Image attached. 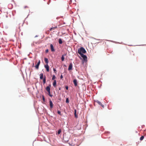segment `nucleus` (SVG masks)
<instances>
[{"label":"nucleus","mask_w":146,"mask_h":146,"mask_svg":"<svg viewBox=\"0 0 146 146\" xmlns=\"http://www.w3.org/2000/svg\"><path fill=\"white\" fill-rule=\"evenodd\" d=\"M57 25H52V27L50 28V30L51 31L52 30H54V29H56L57 28Z\"/></svg>","instance_id":"39448f33"},{"label":"nucleus","mask_w":146,"mask_h":146,"mask_svg":"<svg viewBox=\"0 0 146 146\" xmlns=\"http://www.w3.org/2000/svg\"><path fill=\"white\" fill-rule=\"evenodd\" d=\"M66 54H65L64 55H62L61 57V60L62 61H64V56H66Z\"/></svg>","instance_id":"f3484780"},{"label":"nucleus","mask_w":146,"mask_h":146,"mask_svg":"<svg viewBox=\"0 0 146 146\" xmlns=\"http://www.w3.org/2000/svg\"><path fill=\"white\" fill-rule=\"evenodd\" d=\"M50 47L51 51L52 52H54L55 51V50L54 49V46L52 44H51L50 45Z\"/></svg>","instance_id":"6e6552de"},{"label":"nucleus","mask_w":146,"mask_h":146,"mask_svg":"<svg viewBox=\"0 0 146 146\" xmlns=\"http://www.w3.org/2000/svg\"><path fill=\"white\" fill-rule=\"evenodd\" d=\"M76 110H74V115L77 118L78 117L77 115H76Z\"/></svg>","instance_id":"6ab92c4d"},{"label":"nucleus","mask_w":146,"mask_h":146,"mask_svg":"<svg viewBox=\"0 0 146 146\" xmlns=\"http://www.w3.org/2000/svg\"><path fill=\"white\" fill-rule=\"evenodd\" d=\"M53 85L55 87L56 86V81L55 80H54V82L53 83Z\"/></svg>","instance_id":"9b49d317"},{"label":"nucleus","mask_w":146,"mask_h":146,"mask_svg":"<svg viewBox=\"0 0 146 146\" xmlns=\"http://www.w3.org/2000/svg\"><path fill=\"white\" fill-rule=\"evenodd\" d=\"M66 102L68 103L69 102V100L68 98H67L66 100Z\"/></svg>","instance_id":"a878e982"},{"label":"nucleus","mask_w":146,"mask_h":146,"mask_svg":"<svg viewBox=\"0 0 146 146\" xmlns=\"http://www.w3.org/2000/svg\"><path fill=\"white\" fill-rule=\"evenodd\" d=\"M46 77L45 76H44V78L43 79V83L44 84H45L46 83Z\"/></svg>","instance_id":"dca6fc26"},{"label":"nucleus","mask_w":146,"mask_h":146,"mask_svg":"<svg viewBox=\"0 0 146 146\" xmlns=\"http://www.w3.org/2000/svg\"><path fill=\"white\" fill-rule=\"evenodd\" d=\"M48 92V94L50 97H52V95H51V94H50V91H49V92Z\"/></svg>","instance_id":"4be33fe9"},{"label":"nucleus","mask_w":146,"mask_h":146,"mask_svg":"<svg viewBox=\"0 0 146 146\" xmlns=\"http://www.w3.org/2000/svg\"><path fill=\"white\" fill-rule=\"evenodd\" d=\"M86 52V51L85 49L82 47H81L78 50V53L80 55L85 53Z\"/></svg>","instance_id":"f257e3e1"},{"label":"nucleus","mask_w":146,"mask_h":146,"mask_svg":"<svg viewBox=\"0 0 146 146\" xmlns=\"http://www.w3.org/2000/svg\"><path fill=\"white\" fill-rule=\"evenodd\" d=\"M40 60H39L37 64L35 66V67L36 69H38L39 66L40 64Z\"/></svg>","instance_id":"7ed1b4c3"},{"label":"nucleus","mask_w":146,"mask_h":146,"mask_svg":"<svg viewBox=\"0 0 146 146\" xmlns=\"http://www.w3.org/2000/svg\"><path fill=\"white\" fill-rule=\"evenodd\" d=\"M44 67L45 68H46L47 72L49 71V67L48 65V64L45 65Z\"/></svg>","instance_id":"0eeeda50"},{"label":"nucleus","mask_w":146,"mask_h":146,"mask_svg":"<svg viewBox=\"0 0 146 146\" xmlns=\"http://www.w3.org/2000/svg\"><path fill=\"white\" fill-rule=\"evenodd\" d=\"M95 40H96L95 38H92V41L93 42H94V43H97V42H98L97 41H95Z\"/></svg>","instance_id":"f8f14e48"},{"label":"nucleus","mask_w":146,"mask_h":146,"mask_svg":"<svg viewBox=\"0 0 146 146\" xmlns=\"http://www.w3.org/2000/svg\"><path fill=\"white\" fill-rule=\"evenodd\" d=\"M96 102L98 103L99 105H100V106H102V107H103L104 106V105H102V103L100 102V101H99L98 100H97Z\"/></svg>","instance_id":"9d476101"},{"label":"nucleus","mask_w":146,"mask_h":146,"mask_svg":"<svg viewBox=\"0 0 146 146\" xmlns=\"http://www.w3.org/2000/svg\"><path fill=\"white\" fill-rule=\"evenodd\" d=\"M65 88L67 90H68V87L67 86H66Z\"/></svg>","instance_id":"c85d7f7f"},{"label":"nucleus","mask_w":146,"mask_h":146,"mask_svg":"<svg viewBox=\"0 0 146 146\" xmlns=\"http://www.w3.org/2000/svg\"><path fill=\"white\" fill-rule=\"evenodd\" d=\"M34 63H33V64L32 66L33 67L34 66Z\"/></svg>","instance_id":"7c9ffc66"},{"label":"nucleus","mask_w":146,"mask_h":146,"mask_svg":"<svg viewBox=\"0 0 146 146\" xmlns=\"http://www.w3.org/2000/svg\"><path fill=\"white\" fill-rule=\"evenodd\" d=\"M46 90L48 92L50 91V87L48 86L46 88Z\"/></svg>","instance_id":"ddd939ff"},{"label":"nucleus","mask_w":146,"mask_h":146,"mask_svg":"<svg viewBox=\"0 0 146 146\" xmlns=\"http://www.w3.org/2000/svg\"><path fill=\"white\" fill-rule=\"evenodd\" d=\"M56 78V77L55 75H54L52 76V80H54Z\"/></svg>","instance_id":"b1692460"},{"label":"nucleus","mask_w":146,"mask_h":146,"mask_svg":"<svg viewBox=\"0 0 146 146\" xmlns=\"http://www.w3.org/2000/svg\"><path fill=\"white\" fill-rule=\"evenodd\" d=\"M48 49H47L46 50V52L47 53V52H48Z\"/></svg>","instance_id":"c756f323"},{"label":"nucleus","mask_w":146,"mask_h":146,"mask_svg":"<svg viewBox=\"0 0 146 146\" xmlns=\"http://www.w3.org/2000/svg\"><path fill=\"white\" fill-rule=\"evenodd\" d=\"M144 138V136H142L140 137V140L141 141H142L143 139Z\"/></svg>","instance_id":"aec40b11"},{"label":"nucleus","mask_w":146,"mask_h":146,"mask_svg":"<svg viewBox=\"0 0 146 146\" xmlns=\"http://www.w3.org/2000/svg\"><path fill=\"white\" fill-rule=\"evenodd\" d=\"M35 36L37 37V35H36V36Z\"/></svg>","instance_id":"473e14b6"},{"label":"nucleus","mask_w":146,"mask_h":146,"mask_svg":"<svg viewBox=\"0 0 146 146\" xmlns=\"http://www.w3.org/2000/svg\"><path fill=\"white\" fill-rule=\"evenodd\" d=\"M53 71L55 73H56V70L55 68H53Z\"/></svg>","instance_id":"bb28decb"},{"label":"nucleus","mask_w":146,"mask_h":146,"mask_svg":"<svg viewBox=\"0 0 146 146\" xmlns=\"http://www.w3.org/2000/svg\"><path fill=\"white\" fill-rule=\"evenodd\" d=\"M74 86H76L77 85V81L76 79H74L73 81Z\"/></svg>","instance_id":"1a4fd4ad"},{"label":"nucleus","mask_w":146,"mask_h":146,"mask_svg":"<svg viewBox=\"0 0 146 146\" xmlns=\"http://www.w3.org/2000/svg\"><path fill=\"white\" fill-rule=\"evenodd\" d=\"M49 103L50 108L52 109L53 107V104L52 101L50 100L49 101Z\"/></svg>","instance_id":"423d86ee"},{"label":"nucleus","mask_w":146,"mask_h":146,"mask_svg":"<svg viewBox=\"0 0 146 146\" xmlns=\"http://www.w3.org/2000/svg\"><path fill=\"white\" fill-rule=\"evenodd\" d=\"M61 129H59L58 130V134H60V133H61Z\"/></svg>","instance_id":"5701e85b"},{"label":"nucleus","mask_w":146,"mask_h":146,"mask_svg":"<svg viewBox=\"0 0 146 146\" xmlns=\"http://www.w3.org/2000/svg\"><path fill=\"white\" fill-rule=\"evenodd\" d=\"M42 98L43 101L44 102L45 101L44 96V95H42Z\"/></svg>","instance_id":"412c9836"},{"label":"nucleus","mask_w":146,"mask_h":146,"mask_svg":"<svg viewBox=\"0 0 146 146\" xmlns=\"http://www.w3.org/2000/svg\"><path fill=\"white\" fill-rule=\"evenodd\" d=\"M43 74L42 73H41L40 74V79H42L43 78Z\"/></svg>","instance_id":"2eb2a0df"},{"label":"nucleus","mask_w":146,"mask_h":146,"mask_svg":"<svg viewBox=\"0 0 146 146\" xmlns=\"http://www.w3.org/2000/svg\"><path fill=\"white\" fill-rule=\"evenodd\" d=\"M44 60L45 62L47 64H48V59L46 58H44Z\"/></svg>","instance_id":"4468645a"},{"label":"nucleus","mask_w":146,"mask_h":146,"mask_svg":"<svg viewBox=\"0 0 146 146\" xmlns=\"http://www.w3.org/2000/svg\"><path fill=\"white\" fill-rule=\"evenodd\" d=\"M72 63H71L69 64L68 70H71L72 69Z\"/></svg>","instance_id":"20e7f679"},{"label":"nucleus","mask_w":146,"mask_h":146,"mask_svg":"<svg viewBox=\"0 0 146 146\" xmlns=\"http://www.w3.org/2000/svg\"><path fill=\"white\" fill-rule=\"evenodd\" d=\"M61 79H62L63 78V76L62 75H61L60 77Z\"/></svg>","instance_id":"cd10ccee"},{"label":"nucleus","mask_w":146,"mask_h":146,"mask_svg":"<svg viewBox=\"0 0 146 146\" xmlns=\"http://www.w3.org/2000/svg\"><path fill=\"white\" fill-rule=\"evenodd\" d=\"M58 42L60 44H62V42L61 38H59V39Z\"/></svg>","instance_id":"a211bd4d"},{"label":"nucleus","mask_w":146,"mask_h":146,"mask_svg":"<svg viewBox=\"0 0 146 146\" xmlns=\"http://www.w3.org/2000/svg\"><path fill=\"white\" fill-rule=\"evenodd\" d=\"M83 58L84 60L85 61H86L87 60V56L85 55H84L83 54L80 55Z\"/></svg>","instance_id":"f03ea898"},{"label":"nucleus","mask_w":146,"mask_h":146,"mask_svg":"<svg viewBox=\"0 0 146 146\" xmlns=\"http://www.w3.org/2000/svg\"><path fill=\"white\" fill-rule=\"evenodd\" d=\"M57 113L60 115H61V112L60 111H59V110H58Z\"/></svg>","instance_id":"393cba45"},{"label":"nucleus","mask_w":146,"mask_h":146,"mask_svg":"<svg viewBox=\"0 0 146 146\" xmlns=\"http://www.w3.org/2000/svg\"><path fill=\"white\" fill-rule=\"evenodd\" d=\"M59 90H60L61 88H59Z\"/></svg>","instance_id":"2f4dec72"}]
</instances>
